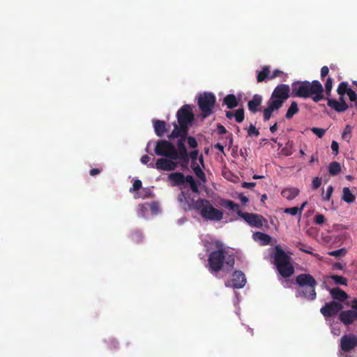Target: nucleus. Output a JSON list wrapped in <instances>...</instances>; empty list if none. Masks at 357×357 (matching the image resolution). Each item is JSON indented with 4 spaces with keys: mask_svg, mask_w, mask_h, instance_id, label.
Wrapping results in <instances>:
<instances>
[{
    "mask_svg": "<svg viewBox=\"0 0 357 357\" xmlns=\"http://www.w3.org/2000/svg\"><path fill=\"white\" fill-rule=\"evenodd\" d=\"M296 247L298 248V249L305 252V253H307V254H310V255H312L314 256H316L317 255L316 254H314L312 252H311L310 250L308 249H305V245L304 244H303L302 243H300L298 242L296 245Z\"/></svg>",
    "mask_w": 357,
    "mask_h": 357,
    "instance_id": "nucleus-46",
    "label": "nucleus"
},
{
    "mask_svg": "<svg viewBox=\"0 0 357 357\" xmlns=\"http://www.w3.org/2000/svg\"><path fill=\"white\" fill-rule=\"evenodd\" d=\"M350 88L349 87V84L347 82H342L339 84V86L337 89V93L339 96H344L347 93Z\"/></svg>",
    "mask_w": 357,
    "mask_h": 357,
    "instance_id": "nucleus-34",
    "label": "nucleus"
},
{
    "mask_svg": "<svg viewBox=\"0 0 357 357\" xmlns=\"http://www.w3.org/2000/svg\"><path fill=\"white\" fill-rule=\"evenodd\" d=\"M357 346V337L354 335H344L340 341L341 349L349 352Z\"/></svg>",
    "mask_w": 357,
    "mask_h": 357,
    "instance_id": "nucleus-14",
    "label": "nucleus"
},
{
    "mask_svg": "<svg viewBox=\"0 0 357 357\" xmlns=\"http://www.w3.org/2000/svg\"><path fill=\"white\" fill-rule=\"evenodd\" d=\"M155 153L158 155L173 160L176 156V147L172 143L167 140H159L156 142Z\"/></svg>",
    "mask_w": 357,
    "mask_h": 357,
    "instance_id": "nucleus-8",
    "label": "nucleus"
},
{
    "mask_svg": "<svg viewBox=\"0 0 357 357\" xmlns=\"http://www.w3.org/2000/svg\"><path fill=\"white\" fill-rule=\"evenodd\" d=\"M234 117L235 120L238 123H241L243 121L245 116H244V109L243 108L238 109L236 110L234 113Z\"/></svg>",
    "mask_w": 357,
    "mask_h": 357,
    "instance_id": "nucleus-39",
    "label": "nucleus"
},
{
    "mask_svg": "<svg viewBox=\"0 0 357 357\" xmlns=\"http://www.w3.org/2000/svg\"><path fill=\"white\" fill-rule=\"evenodd\" d=\"M274 261L283 278H289L294 273V268L290 263V257L278 245L275 248Z\"/></svg>",
    "mask_w": 357,
    "mask_h": 357,
    "instance_id": "nucleus-6",
    "label": "nucleus"
},
{
    "mask_svg": "<svg viewBox=\"0 0 357 357\" xmlns=\"http://www.w3.org/2000/svg\"><path fill=\"white\" fill-rule=\"evenodd\" d=\"M329 293L333 299L339 301H344L348 298V294L339 287H335L329 289Z\"/></svg>",
    "mask_w": 357,
    "mask_h": 357,
    "instance_id": "nucleus-20",
    "label": "nucleus"
},
{
    "mask_svg": "<svg viewBox=\"0 0 357 357\" xmlns=\"http://www.w3.org/2000/svg\"><path fill=\"white\" fill-rule=\"evenodd\" d=\"M154 131L158 137H162L167 131L166 128V123L161 120L153 121Z\"/></svg>",
    "mask_w": 357,
    "mask_h": 357,
    "instance_id": "nucleus-22",
    "label": "nucleus"
},
{
    "mask_svg": "<svg viewBox=\"0 0 357 357\" xmlns=\"http://www.w3.org/2000/svg\"><path fill=\"white\" fill-rule=\"evenodd\" d=\"M223 102L229 109H233L238 106V102L234 94H229L223 99Z\"/></svg>",
    "mask_w": 357,
    "mask_h": 357,
    "instance_id": "nucleus-26",
    "label": "nucleus"
},
{
    "mask_svg": "<svg viewBox=\"0 0 357 357\" xmlns=\"http://www.w3.org/2000/svg\"><path fill=\"white\" fill-rule=\"evenodd\" d=\"M193 172L196 176L199 178L202 181L205 183L206 181V177L205 173L202 171L199 165L193 166Z\"/></svg>",
    "mask_w": 357,
    "mask_h": 357,
    "instance_id": "nucleus-36",
    "label": "nucleus"
},
{
    "mask_svg": "<svg viewBox=\"0 0 357 357\" xmlns=\"http://www.w3.org/2000/svg\"><path fill=\"white\" fill-rule=\"evenodd\" d=\"M328 172L331 176H336L341 172V166L338 162L334 161L329 164Z\"/></svg>",
    "mask_w": 357,
    "mask_h": 357,
    "instance_id": "nucleus-30",
    "label": "nucleus"
},
{
    "mask_svg": "<svg viewBox=\"0 0 357 357\" xmlns=\"http://www.w3.org/2000/svg\"><path fill=\"white\" fill-rule=\"evenodd\" d=\"M262 96L259 94H255L252 98L248 101V107L251 113H256L259 111V107L261 105L262 102Z\"/></svg>",
    "mask_w": 357,
    "mask_h": 357,
    "instance_id": "nucleus-19",
    "label": "nucleus"
},
{
    "mask_svg": "<svg viewBox=\"0 0 357 357\" xmlns=\"http://www.w3.org/2000/svg\"><path fill=\"white\" fill-rule=\"evenodd\" d=\"M290 96V87L287 84H281L278 85L273 90L271 98L283 105L284 101Z\"/></svg>",
    "mask_w": 357,
    "mask_h": 357,
    "instance_id": "nucleus-10",
    "label": "nucleus"
},
{
    "mask_svg": "<svg viewBox=\"0 0 357 357\" xmlns=\"http://www.w3.org/2000/svg\"><path fill=\"white\" fill-rule=\"evenodd\" d=\"M207 251H210L208 257V268L211 273H217L224 268L227 272L234 268L235 256L222 241L216 240L212 242Z\"/></svg>",
    "mask_w": 357,
    "mask_h": 357,
    "instance_id": "nucleus-1",
    "label": "nucleus"
},
{
    "mask_svg": "<svg viewBox=\"0 0 357 357\" xmlns=\"http://www.w3.org/2000/svg\"><path fill=\"white\" fill-rule=\"evenodd\" d=\"M333 192V187L332 185H329L327 188V190H326V195L324 197V199L325 201H329L331 197V195H332V193Z\"/></svg>",
    "mask_w": 357,
    "mask_h": 357,
    "instance_id": "nucleus-49",
    "label": "nucleus"
},
{
    "mask_svg": "<svg viewBox=\"0 0 357 357\" xmlns=\"http://www.w3.org/2000/svg\"><path fill=\"white\" fill-rule=\"evenodd\" d=\"M238 215L243 218L251 227L260 229L264 223L267 224V220L261 215L238 211Z\"/></svg>",
    "mask_w": 357,
    "mask_h": 357,
    "instance_id": "nucleus-9",
    "label": "nucleus"
},
{
    "mask_svg": "<svg viewBox=\"0 0 357 357\" xmlns=\"http://www.w3.org/2000/svg\"><path fill=\"white\" fill-rule=\"evenodd\" d=\"M180 135H178V140L177 141V147L178 149H176V156H173V160H179V158H183L184 159L187 158V155H189L188 153L186 146L185 145V142L186 141L187 135H183L181 132H179Z\"/></svg>",
    "mask_w": 357,
    "mask_h": 357,
    "instance_id": "nucleus-13",
    "label": "nucleus"
},
{
    "mask_svg": "<svg viewBox=\"0 0 357 357\" xmlns=\"http://www.w3.org/2000/svg\"><path fill=\"white\" fill-rule=\"evenodd\" d=\"M294 146V142L289 140L285 146L282 149L281 153L285 156H289L293 153L292 149Z\"/></svg>",
    "mask_w": 357,
    "mask_h": 357,
    "instance_id": "nucleus-35",
    "label": "nucleus"
},
{
    "mask_svg": "<svg viewBox=\"0 0 357 357\" xmlns=\"http://www.w3.org/2000/svg\"><path fill=\"white\" fill-rule=\"evenodd\" d=\"M231 282L234 288H243L246 284L245 274L241 271H235L232 274Z\"/></svg>",
    "mask_w": 357,
    "mask_h": 357,
    "instance_id": "nucleus-18",
    "label": "nucleus"
},
{
    "mask_svg": "<svg viewBox=\"0 0 357 357\" xmlns=\"http://www.w3.org/2000/svg\"><path fill=\"white\" fill-rule=\"evenodd\" d=\"M142 186V183L140 180L137 179L134 181L132 184V188L130 189V191L136 192L139 190Z\"/></svg>",
    "mask_w": 357,
    "mask_h": 357,
    "instance_id": "nucleus-47",
    "label": "nucleus"
},
{
    "mask_svg": "<svg viewBox=\"0 0 357 357\" xmlns=\"http://www.w3.org/2000/svg\"><path fill=\"white\" fill-rule=\"evenodd\" d=\"M253 237L255 240L261 241L263 245H267L271 241V237L268 234L260 231L254 233Z\"/></svg>",
    "mask_w": 357,
    "mask_h": 357,
    "instance_id": "nucleus-24",
    "label": "nucleus"
},
{
    "mask_svg": "<svg viewBox=\"0 0 357 357\" xmlns=\"http://www.w3.org/2000/svg\"><path fill=\"white\" fill-rule=\"evenodd\" d=\"M198 153H199V152L197 150H193L190 153L189 157H190V158H191L192 162H196V161L198 158Z\"/></svg>",
    "mask_w": 357,
    "mask_h": 357,
    "instance_id": "nucleus-53",
    "label": "nucleus"
},
{
    "mask_svg": "<svg viewBox=\"0 0 357 357\" xmlns=\"http://www.w3.org/2000/svg\"><path fill=\"white\" fill-rule=\"evenodd\" d=\"M300 190L296 188H287L282 190L281 195L288 200H292L299 195Z\"/></svg>",
    "mask_w": 357,
    "mask_h": 357,
    "instance_id": "nucleus-23",
    "label": "nucleus"
},
{
    "mask_svg": "<svg viewBox=\"0 0 357 357\" xmlns=\"http://www.w3.org/2000/svg\"><path fill=\"white\" fill-rule=\"evenodd\" d=\"M343 305L336 301L326 303L320 309V312L325 317H331L337 314L342 309Z\"/></svg>",
    "mask_w": 357,
    "mask_h": 357,
    "instance_id": "nucleus-12",
    "label": "nucleus"
},
{
    "mask_svg": "<svg viewBox=\"0 0 357 357\" xmlns=\"http://www.w3.org/2000/svg\"><path fill=\"white\" fill-rule=\"evenodd\" d=\"M169 158H158L155 165L149 164V167L156 168L157 169L163 171H173L178 167V163Z\"/></svg>",
    "mask_w": 357,
    "mask_h": 357,
    "instance_id": "nucleus-11",
    "label": "nucleus"
},
{
    "mask_svg": "<svg viewBox=\"0 0 357 357\" xmlns=\"http://www.w3.org/2000/svg\"><path fill=\"white\" fill-rule=\"evenodd\" d=\"M238 198L243 204H246L249 202L248 198L246 196L243 195V194H240L238 195Z\"/></svg>",
    "mask_w": 357,
    "mask_h": 357,
    "instance_id": "nucleus-59",
    "label": "nucleus"
},
{
    "mask_svg": "<svg viewBox=\"0 0 357 357\" xmlns=\"http://www.w3.org/2000/svg\"><path fill=\"white\" fill-rule=\"evenodd\" d=\"M282 105L280 102L270 98L267 102V107L263 111V119L268 121L271 118L275 111L279 110Z\"/></svg>",
    "mask_w": 357,
    "mask_h": 357,
    "instance_id": "nucleus-15",
    "label": "nucleus"
},
{
    "mask_svg": "<svg viewBox=\"0 0 357 357\" xmlns=\"http://www.w3.org/2000/svg\"><path fill=\"white\" fill-rule=\"evenodd\" d=\"M333 270H344L346 267V264H342L340 262H335L333 265Z\"/></svg>",
    "mask_w": 357,
    "mask_h": 357,
    "instance_id": "nucleus-51",
    "label": "nucleus"
},
{
    "mask_svg": "<svg viewBox=\"0 0 357 357\" xmlns=\"http://www.w3.org/2000/svg\"><path fill=\"white\" fill-rule=\"evenodd\" d=\"M168 179L172 182V186H178L185 183V176L181 172H174L168 175Z\"/></svg>",
    "mask_w": 357,
    "mask_h": 357,
    "instance_id": "nucleus-21",
    "label": "nucleus"
},
{
    "mask_svg": "<svg viewBox=\"0 0 357 357\" xmlns=\"http://www.w3.org/2000/svg\"><path fill=\"white\" fill-rule=\"evenodd\" d=\"M185 183H188L190 185V188L191 190L195 193H199L198 186L193 178L191 175H188L185 176Z\"/></svg>",
    "mask_w": 357,
    "mask_h": 357,
    "instance_id": "nucleus-33",
    "label": "nucleus"
},
{
    "mask_svg": "<svg viewBox=\"0 0 357 357\" xmlns=\"http://www.w3.org/2000/svg\"><path fill=\"white\" fill-rule=\"evenodd\" d=\"M270 69L269 66H264L262 68V70L258 73V75L257 76V80L258 82H262L265 81L266 79H269L270 76Z\"/></svg>",
    "mask_w": 357,
    "mask_h": 357,
    "instance_id": "nucleus-29",
    "label": "nucleus"
},
{
    "mask_svg": "<svg viewBox=\"0 0 357 357\" xmlns=\"http://www.w3.org/2000/svg\"><path fill=\"white\" fill-rule=\"evenodd\" d=\"M321 185V178L319 177H315L313 178L312 182V188L313 190L318 189Z\"/></svg>",
    "mask_w": 357,
    "mask_h": 357,
    "instance_id": "nucleus-45",
    "label": "nucleus"
},
{
    "mask_svg": "<svg viewBox=\"0 0 357 357\" xmlns=\"http://www.w3.org/2000/svg\"><path fill=\"white\" fill-rule=\"evenodd\" d=\"M217 131L218 132V134L220 135H224L225 133H227V129L225 128V126H223L221 124H218L217 126Z\"/></svg>",
    "mask_w": 357,
    "mask_h": 357,
    "instance_id": "nucleus-57",
    "label": "nucleus"
},
{
    "mask_svg": "<svg viewBox=\"0 0 357 357\" xmlns=\"http://www.w3.org/2000/svg\"><path fill=\"white\" fill-rule=\"evenodd\" d=\"M347 252V250L344 248H340L336 250L331 251L328 252L330 256H333L335 257H341L344 256Z\"/></svg>",
    "mask_w": 357,
    "mask_h": 357,
    "instance_id": "nucleus-38",
    "label": "nucleus"
},
{
    "mask_svg": "<svg viewBox=\"0 0 357 357\" xmlns=\"http://www.w3.org/2000/svg\"><path fill=\"white\" fill-rule=\"evenodd\" d=\"M298 287L296 289V296L307 301H314L317 298L316 287L317 282L309 273H301L295 278Z\"/></svg>",
    "mask_w": 357,
    "mask_h": 357,
    "instance_id": "nucleus-4",
    "label": "nucleus"
},
{
    "mask_svg": "<svg viewBox=\"0 0 357 357\" xmlns=\"http://www.w3.org/2000/svg\"><path fill=\"white\" fill-rule=\"evenodd\" d=\"M342 199L347 203H353L356 200V196L351 192L349 188L344 187L342 189Z\"/></svg>",
    "mask_w": 357,
    "mask_h": 357,
    "instance_id": "nucleus-25",
    "label": "nucleus"
},
{
    "mask_svg": "<svg viewBox=\"0 0 357 357\" xmlns=\"http://www.w3.org/2000/svg\"><path fill=\"white\" fill-rule=\"evenodd\" d=\"M180 160H181V166L183 167V168H185L188 166V163H189V161H190V157H189V155H187V158L184 159L183 158H179Z\"/></svg>",
    "mask_w": 357,
    "mask_h": 357,
    "instance_id": "nucleus-56",
    "label": "nucleus"
},
{
    "mask_svg": "<svg viewBox=\"0 0 357 357\" xmlns=\"http://www.w3.org/2000/svg\"><path fill=\"white\" fill-rule=\"evenodd\" d=\"M352 127L349 125H347L342 133V137L343 139L349 142L351 138Z\"/></svg>",
    "mask_w": 357,
    "mask_h": 357,
    "instance_id": "nucleus-37",
    "label": "nucleus"
},
{
    "mask_svg": "<svg viewBox=\"0 0 357 357\" xmlns=\"http://www.w3.org/2000/svg\"><path fill=\"white\" fill-rule=\"evenodd\" d=\"M347 95L348 96L349 100L351 102H355V105L357 107V94H356V93L350 88V89L347 92Z\"/></svg>",
    "mask_w": 357,
    "mask_h": 357,
    "instance_id": "nucleus-42",
    "label": "nucleus"
},
{
    "mask_svg": "<svg viewBox=\"0 0 357 357\" xmlns=\"http://www.w3.org/2000/svg\"><path fill=\"white\" fill-rule=\"evenodd\" d=\"M215 102L216 98L212 93L204 92L199 96L197 105L204 118L209 116L213 113Z\"/></svg>",
    "mask_w": 357,
    "mask_h": 357,
    "instance_id": "nucleus-7",
    "label": "nucleus"
},
{
    "mask_svg": "<svg viewBox=\"0 0 357 357\" xmlns=\"http://www.w3.org/2000/svg\"><path fill=\"white\" fill-rule=\"evenodd\" d=\"M325 221V217L324 215L322 214H317L315 215L314 217V222L317 224V225H321Z\"/></svg>",
    "mask_w": 357,
    "mask_h": 357,
    "instance_id": "nucleus-48",
    "label": "nucleus"
},
{
    "mask_svg": "<svg viewBox=\"0 0 357 357\" xmlns=\"http://www.w3.org/2000/svg\"><path fill=\"white\" fill-rule=\"evenodd\" d=\"M328 278L333 280L335 284L347 286L348 280L346 278L343 276L337 275H331L328 276Z\"/></svg>",
    "mask_w": 357,
    "mask_h": 357,
    "instance_id": "nucleus-31",
    "label": "nucleus"
},
{
    "mask_svg": "<svg viewBox=\"0 0 357 357\" xmlns=\"http://www.w3.org/2000/svg\"><path fill=\"white\" fill-rule=\"evenodd\" d=\"M100 172V170L98 168L91 169L89 172L91 176H94L98 174Z\"/></svg>",
    "mask_w": 357,
    "mask_h": 357,
    "instance_id": "nucleus-61",
    "label": "nucleus"
},
{
    "mask_svg": "<svg viewBox=\"0 0 357 357\" xmlns=\"http://www.w3.org/2000/svg\"><path fill=\"white\" fill-rule=\"evenodd\" d=\"M291 96L302 98H312L314 102L325 98L324 87L318 80L296 81L291 84Z\"/></svg>",
    "mask_w": 357,
    "mask_h": 357,
    "instance_id": "nucleus-2",
    "label": "nucleus"
},
{
    "mask_svg": "<svg viewBox=\"0 0 357 357\" xmlns=\"http://www.w3.org/2000/svg\"><path fill=\"white\" fill-rule=\"evenodd\" d=\"M311 130L319 138H321L326 132V130L319 128H312Z\"/></svg>",
    "mask_w": 357,
    "mask_h": 357,
    "instance_id": "nucleus-44",
    "label": "nucleus"
},
{
    "mask_svg": "<svg viewBox=\"0 0 357 357\" xmlns=\"http://www.w3.org/2000/svg\"><path fill=\"white\" fill-rule=\"evenodd\" d=\"M193 208L199 211L201 216L205 220L219 222L223 219V212L213 207L208 199L199 198L195 202Z\"/></svg>",
    "mask_w": 357,
    "mask_h": 357,
    "instance_id": "nucleus-5",
    "label": "nucleus"
},
{
    "mask_svg": "<svg viewBox=\"0 0 357 357\" xmlns=\"http://www.w3.org/2000/svg\"><path fill=\"white\" fill-rule=\"evenodd\" d=\"M282 75H283V72L282 71H281L279 69H275V70H274L273 71L272 74L270 75L269 79H275V78H276L278 77L281 76Z\"/></svg>",
    "mask_w": 357,
    "mask_h": 357,
    "instance_id": "nucleus-50",
    "label": "nucleus"
},
{
    "mask_svg": "<svg viewBox=\"0 0 357 357\" xmlns=\"http://www.w3.org/2000/svg\"><path fill=\"white\" fill-rule=\"evenodd\" d=\"M214 147L221 152L224 151V146L220 143H217L216 144H215Z\"/></svg>",
    "mask_w": 357,
    "mask_h": 357,
    "instance_id": "nucleus-63",
    "label": "nucleus"
},
{
    "mask_svg": "<svg viewBox=\"0 0 357 357\" xmlns=\"http://www.w3.org/2000/svg\"><path fill=\"white\" fill-rule=\"evenodd\" d=\"M176 117L178 123H173L174 130L169 135V139H176L181 132L183 135H188L189 126L192 123L195 119L192 112V107L190 105H183L177 112Z\"/></svg>",
    "mask_w": 357,
    "mask_h": 357,
    "instance_id": "nucleus-3",
    "label": "nucleus"
},
{
    "mask_svg": "<svg viewBox=\"0 0 357 357\" xmlns=\"http://www.w3.org/2000/svg\"><path fill=\"white\" fill-rule=\"evenodd\" d=\"M234 116V113L231 111L226 112V117L229 119H231Z\"/></svg>",
    "mask_w": 357,
    "mask_h": 357,
    "instance_id": "nucleus-64",
    "label": "nucleus"
},
{
    "mask_svg": "<svg viewBox=\"0 0 357 357\" xmlns=\"http://www.w3.org/2000/svg\"><path fill=\"white\" fill-rule=\"evenodd\" d=\"M150 160V157L148 155H144L141 158V162L144 165H147Z\"/></svg>",
    "mask_w": 357,
    "mask_h": 357,
    "instance_id": "nucleus-60",
    "label": "nucleus"
},
{
    "mask_svg": "<svg viewBox=\"0 0 357 357\" xmlns=\"http://www.w3.org/2000/svg\"><path fill=\"white\" fill-rule=\"evenodd\" d=\"M328 73H329V69H328V66H323L321 68V74H320L321 79L322 80H324V77L326 75H328Z\"/></svg>",
    "mask_w": 357,
    "mask_h": 357,
    "instance_id": "nucleus-52",
    "label": "nucleus"
},
{
    "mask_svg": "<svg viewBox=\"0 0 357 357\" xmlns=\"http://www.w3.org/2000/svg\"><path fill=\"white\" fill-rule=\"evenodd\" d=\"M331 149L334 154L336 155L338 153L339 145L338 143L335 141H333L331 143Z\"/></svg>",
    "mask_w": 357,
    "mask_h": 357,
    "instance_id": "nucleus-54",
    "label": "nucleus"
},
{
    "mask_svg": "<svg viewBox=\"0 0 357 357\" xmlns=\"http://www.w3.org/2000/svg\"><path fill=\"white\" fill-rule=\"evenodd\" d=\"M220 204H221V206H222L223 207H225L226 208H228L233 211H236L237 213H238V211H241L239 209L238 204L234 203L231 200L222 199L220 202Z\"/></svg>",
    "mask_w": 357,
    "mask_h": 357,
    "instance_id": "nucleus-28",
    "label": "nucleus"
},
{
    "mask_svg": "<svg viewBox=\"0 0 357 357\" xmlns=\"http://www.w3.org/2000/svg\"><path fill=\"white\" fill-rule=\"evenodd\" d=\"M284 213H287V214H290L291 215H296L297 214H298L300 215V211L298 210V206H294V207H291V208H286L284 210Z\"/></svg>",
    "mask_w": 357,
    "mask_h": 357,
    "instance_id": "nucleus-41",
    "label": "nucleus"
},
{
    "mask_svg": "<svg viewBox=\"0 0 357 357\" xmlns=\"http://www.w3.org/2000/svg\"><path fill=\"white\" fill-rule=\"evenodd\" d=\"M186 140L188 142V144L190 148L195 149L198 146V143L196 140V139L192 136H188Z\"/></svg>",
    "mask_w": 357,
    "mask_h": 357,
    "instance_id": "nucleus-43",
    "label": "nucleus"
},
{
    "mask_svg": "<svg viewBox=\"0 0 357 357\" xmlns=\"http://www.w3.org/2000/svg\"><path fill=\"white\" fill-rule=\"evenodd\" d=\"M143 238V236L142 235V234L139 231H136L135 233L132 234V239L133 240H135L136 239V241H142Z\"/></svg>",
    "mask_w": 357,
    "mask_h": 357,
    "instance_id": "nucleus-58",
    "label": "nucleus"
},
{
    "mask_svg": "<svg viewBox=\"0 0 357 357\" xmlns=\"http://www.w3.org/2000/svg\"><path fill=\"white\" fill-rule=\"evenodd\" d=\"M333 79L331 77H328L326 79V83L324 84V93H326V98L328 99L331 96V91L333 89Z\"/></svg>",
    "mask_w": 357,
    "mask_h": 357,
    "instance_id": "nucleus-32",
    "label": "nucleus"
},
{
    "mask_svg": "<svg viewBox=\"0 0 357 357\" xmlns=\"http://www.w3.org/2000/svg\"><path fill=\"white\" fill-rule=\"evenodd\" d=\"M248 135L250 137H257L259 135V131L256 128V127L254 125L251 124L250 125L248 129Z\"/></svg>",
    "mask_w": 357,
    "mask_h": 357,
    "instance_id": "nucleus-40",
    "label": "nucleus"
},
{
    "mask_svg": "<svg viewBox=\"0 0 357 357\" xmlns=\"http://www.w3.org/2000/svg\"><path fill=\"white\" fill-rule=\"evenodd\" d=\"M256 185V183L254 182H243L241 184L242 188L251 189Z\"/></svg>",
    "mask_w": 357,
    "mask_h": 357,
    "instance_id": "nucleus-55",
    "label": "nucleus"
},
{
    "mask_svg": "<svg viewBox=\"0 0 357 357\" xmlns=\"http://www.w3.org/2000/svg\"><path fill=\"white\" fill-rule=\"evenodd\" d=\"M339 319L344 325L349 326L357 319V312L354 309L342 311Z\"/></svg>",
    "mask_w": 357,
    "mask_h": 357,
    "instance_id": "nucleus-17",
    "label": "nucleus"
},
{
    "mask_svg": "<svg viewBox=\"0 0 357 357\" xmlns=\"http://www.w3.org/2000/svg\"><path fill=\"white\" fill-rule=\"evenodd\" d=\"M299 112L298 103L296 101H292L289 107L285 117L287 119H291L293 116Z\"/></svg>",
    "mask_w": 357,
    "mask_h": 357,
    "instance_id": "nucleus-27",
    "label": "nucleus"
},
{
    "mask_svg": "<svg viewBox=\"0 0 357 357\" xmlns=\"http://www.w3.org/2000/svg\"><path fill=\"white\" fill-rule=\"evenodd\" d=\"M327 105L337 112H344L349 108L348 104L344 100V96H340L339 100L328 98L327 99Z\"/></svg>",
    "mask_w": 357,
    "mask_h": 357,
    "instance_id": "nucleus-16",
    "label": "nucleus"
},
{
    "mask_svg": "<svg viewBox=\"0 0 357 357\" xmlns=\"http://www.w3.org/2000/svg\"><path fill=\"white\" fill-rule=\"evenodd\" d=\"M278 128V123L276 122V123H275L273 126H271L270 127V131H271L272 133H273V132H275V131H277Z\"/></svg>",
    "mask_w": 357,
    "mask_h": 357,
    "instance_id": "nucleus-62",
    "label": "nucleus"
}]
</instances>
